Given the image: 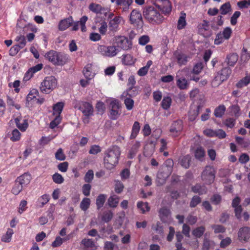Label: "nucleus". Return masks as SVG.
<instances>
[{
  "instance_id": "obj_1",
  "label": "nucleus",
  "mask_w": 250,
  "mask_h": 250,
  "mask_svg": "<svg viewBox=\"0 0 250 250\" xmlns=\"http://www.w3.org/2000/svg\"><path fill=\"white\" fill-rule=\"evenodd\" d=\"M121 154L120 147L113 146L107 149L104 152V167L111 170L118 164Z\"/></svg>"
},
{
  "instance_id": "obj_2",
  "label": "nucleus",
  "mask_w": 250,
  "mask_h": 250,
  "mask_svg": "<svg viewBox=\"0 0 250 250\" xmlns=\"http://www.w3.org/2000/svg\"><path fill=\"white\" fill-rule=\"evenodd\" d=\"M144 15L152 23L159 24L164 20L163 16L153 6H149L145 9Z\"/></svg>"
},
{
  "instance_id": "obj_3",
  "label": "nucleus",
  "mask_w": 250,
  "mask_h": 250,
  "mask_svg": "<svg viewBox=\"0 0 250 250\" xmlns=\"http://www.w3.org/2000/svg\"><path fill=\"white\" fill-rule=\"evenodd\" d=\"M57 84V81L55 77H46L41 83L40 90L43 93L49 94L56 87Z\"/></svg>"
},
{
  "instance_id": "obj_4",
  "label": "nucleus",
  "mask_w": 250,
  "mask_h": 250,
  "mask_svg": "<svg viewBox=\"0 0 250 250\" xmlns=\"http://www.w3.org/2000/svg\"><path fill=\"white\" fill-rule=\"evenodd\" d=\"M215 170L212 166H207L201 174V179L205 184H212L215 179Z\"/></svg>"
},
{
  "instance_id": "obj_5",
  "label": "nucleus",
  "mask_w": 250,
  "mask_h": 250,
  "mask_svg": "<svg viewBox=\"0 0 250 250\" xmlns=\"http://www.w3.org/2000/svg\"><path fill=\"white\" fill-rule=\"evenodd\" d=\"M73 104L74 107L78 108L85 116L88 117L93 114V106L89 103L75 100Z\"/></svg>"
},
{
  "instance_id": "obj_6",
  "label": "nucleus",
  "mask_w": 250,
  "mask_h": 250,
  "mask_svg": "<svg viewBox=\"0 0 250 250\" xmlns=\"http://www.w3.org/2000/svg\"><path fill=\"white\" fill-rule=\"evenodd\" d=\"M153 4L165 15L169 14L171 11V5L168 0H153Z\"/></svg>"
},
{
  "instance_id": "obj_7",
  "label": "nucleus",
  "mask_w": 250,
  "mask_h": 250,
  "mask_svg": "<svg viewBox=\"0 0 250 250\" xmlns=\"http://www.w3.org/2000/svg\"><path fill=\"white\" fill-rule=\"evenodd\" d=\"M110 107H111L110 111V118L113 120H115L118 119L121 113V105L119 101L114 100L111 101L110 104Z\"/></svg>"
},
{
  "instance_id": "obj_8",
  "label": "nucleus",
  "mask_w": 250,
  "mask_h": 250,
  "mask_svg": "<svg viewBox=\"0 0 250 250\" xmlns=\"http://www.w3.org/2000/svg\"><path fill=\"white\" fill-rule=\"evenodd\" d=\"M98 50L104 56L112 57L116 56L118 52V49L115 46L100 45L98 47Z\"/></svg>"
},
{
  "instance_id": "obj_9",
  "label": "nucleus",
  "mask_w": 250,
  "mask_h": 250,
  "mask_svg": "<svg viewBox=\"0 0 250 250\" xmlns=\"http://www.w3.org/2000/svg\"><path fill=\"white\" fill-rule=\"evenodd\" d=\"M250 238V228L244 227L240 228L238 232V238L242 242H247Z\"/></svg>"
},
{
  "instance_id": "obj_10",
  "label": "nucleus",
  "mask_w": 250,
  "mask_h": 250,
  "mask_svg": "<svg viewBox=\"0 0 250 250\" xmlns=\"http://www.w3.org/2000/svg\"><path fill=\"white\" fill-rule=\"evenodd\" d=\"M115 43L118 47L124 50H127L129 46L127 38L124 36H118L115 38Z\"/></svg>"
},
{
  "instance_id": "obj_11",
  "label": "nucleus",
  "mask_w": 250,
  "mask_h": 250,
  "mask_svg": "<svg viewBox=\"0 0 250 250\" xmlns=\"http://www.w3.org/2000/svg\"><path fill=\"white\" fill-rule=\"evenodd\" d=\"M89 9L90 11L95 13L103 14L105 16L109 13L108 9L103 8L101 5L94 3H92L89 5Z\"/></svg>"
},
{
  "instance_id": "obj_12",
  "label": "nucleus",
  "mask_w": 250,
  "mask_h": 250,
  "mask_svg": "<svg viewBox=\"0 0 250 250\" xmlns=\"http://www.w3.org/2000/svg\"><path fill=\"white\" fill-rule=\"evenodd\" d=\"M174 58L180 66L186 65L188 62V56L179 51H175L174 53Z\"/></svg>"
},
{
  "instance_id": "obj_13",
  "label": "nucleus",
  "mask_w": 250,
  "mask_h": 250,
  "mask_svg": "<svg viewBox=\"0 0 250 250\" xmlns=\"http://www.w3.org/2000/svg\"><path fill=\"white\" fill-rule=\"evenodd\" d=\"M130 21L132 24H139L140 22H142L141 13L136 9L133 10L130 15Z\"/></svg>"
},
{
  "instance_id": "obj_14",
  "label": "nucleus",
  "mask_w": 250,
  "mask_h": 250,
  "mask_svg": "<svg viewBox=\"0 0 250 250\" xmlns=\"http://www.w3.org/2000/svg\"><path fill=\"white\" fill-rule=\"evenodd\" d=\"M114 2L117 6L122 9L123 11L127 12L132 3L133 0H115Z\"/></svg>"
},
{
  "instance_id": "obj_15",
  "label": "nucleus",
  "mask_w": 250,
  "mask_h": 250,
  "mask_svg": "<svg viewBox=\"0 0 250 250\" xmlns=\"http://www.w3.org/2000/svg\"><path fill=\"white\" fill-rule=\"evenodd\" d=\"M183 129V122L182 120L174 121L170 126V131L173 133L175 136L177 135L178 133L182 131Z\"/></svg>"
},
{
  "instance_id": "obj_16",
  "label": "nucleus",
  "mask_w": 250,
  "mask_h": 250,
  "mask_svg": "<svg viewBox=\"0 0 250 250\" xmlns=\"http://www.w3.org/2000/svg\"><path fill=\"white\" fill-rule=\"evenodd\" d=\"M31 179V175L27 173H24L23 174L18 177L16 180L21 184V185L24 187L30 183Z\"/></svg>"
},
{
  "instance_id": "obj_17",
  "label": "nucleus",
  "mask_w": 250,
  "mask_h": 250,
  "mask_svg": "<svg viewBox=\"0 0 250 250\" xmlns=\"http://www.w3.org/2000/svg\"><path fill=\"white\" fill-rule=\"evenodd\" d=\"M67 57L64 53L57 52L55 65H63L67 61Z\"/></svg>"
},
{
  "instance_id": "obj_18",
  "label": "nucleus",
  "mask_w": 250,
  "mask_h": 250,
  "mask_svg": "<svg viewBox=\"0 0 250 250\" xmlns=\"http://www.w3.org/2000/svg\"><path fill=\"white\" fill-rule=\"evenodd\" d=\"M73 19L72 17L61 20L59 24V29L63 31L68 28L72 24Z\"/></svg>"
},
{
  "instance_id": "obj_19",
  "label": "nucleus",
  "mask_w": 250,
  "mask_h": 250,
  "mask_svg": "<svg viewBox=\"0 0 250 250\" xmlns=\"http://www.w3.org/2000/svg\"><path fill=\"white\" fill-rule=\"evenodd\" d=\"M191 190L194 193H198L200 195H203L207 192L208 189L204 185L196 184L195 186L192 187Z\"/></svg>"
},
{
  "instance_id": "obj_20",
  "label": "nucleus",
  "mask_w": 250,
  "mask_h": 250,
  "mask_svg": "<svg viewBox=\"0 0 250 250\" xmlns=\"http://www.w3.org/2000/svg\"><path fill=\"white\" fill-rule=\"evenodd\" d=\"M122 20L120 16H116L109 22V27L111 30H116Z\"/></svg>"
},
{
  "instance_id": "obj_21",
  "label": "nucleus",
  "mask_w": 250,
  "mask_h": 250,
  "mask_svg": "<svg viewBox=\"0 0 250 250\" xmlns=\"http://www.w3.org/2000/svg\"><path fill=\"white\" fill-rule=\"evenodd\" d=\"M176 84L177 87L182 90L186 89L189 86L188 82L184 77L178 78L176 76Z\"/></svg>"
},
{
  "instance_id": "obj_22",
  "label": "nucleus",
  "mask_w": 250,
  "mask_h": 250,
  "mask_svg": "<svg viewBox=\"0 0 250 250\" xmlns=\"http://www.w3.org/2000/svg\"><path fill=\"white\" fill-rule=\"evenodd\" d=\"M202 107L198 105L194 109H191L188 112V119L190 121H194L199 114Z\"/></svg>"
},
{
  "instance_id": "obj_23",
  "label": "nucleus",
  "mask_w": 250,
  "mask_h": 250,
  "mask_svg": "<svg viewBox=\"0 0 250 250\" xmlns=\"http://www.w3.org/2000/svg\"><path fill=\"white\" fill-rule=\"evenodd\" d=\"M214 245L213 241L210 240L207 236V233L204 235L203 242L202 250H209Z\"/></svg>"
},
{
  "instance_id": "obj_24",
  "label": "nucleus",
  "mask_w": 250,
  "mask_h": 250,
  "mask_svg": "<svg viewBox=\"0 0 250 250\" xmlns=\"http://www.w3.org/2000/svg\"><path fill=\"white\" fill-rule=\"evenodd\" d=\"M82 244L88 250H95L96 249L95 243L92 239H83L82 241Z\"/></svg>"
},
{
  "instance_id": "obj_25",
  "label": "nucleus",
  "mask_w": 250,
  "mask_h": 250,
  "mask_svg": "<svg viewBox=\"0 0 250 250\" xmlns=\"http://www.w3.org/2000/svg\"><path fill=\"white\" fill-rule=\"evenodd\" d=\"M191 157L189 155L184 156L180 159V163L182 167L185 168H188L190 167Z\"/></svg>"
},
{
  "instance_id": "obj_26",
  "label": "nucleus",
  "mask_w": 250,
  "mask_h": 250,
  "mask_svg": "<svg viewBox=\"0 0 250 250\" xmlns=\"http://www.w3.org/2000/svg\"><path fill=\"white\" fill-rule=\"evenodd\" d=\"M227 63L231 66L234 65L238 59V55L235 53H231L227 56Z\"/></svg>"
},
{
  "instance_id": "obj_27",
  "label": "nucleus",
  "mask_w": 250,
  "mask_h": 250,
  "mask_svg": "<svg viewBox=\"0 0 250 250\" xmlns=\"http://www.w3.org/2000/svg\"><path fill=\"white\" fill-rule=\"evenodd\" d=\"M224 81L227 80L231 73V70L229 67H225L220 71L217 72Z\"/></svg>"
},
{
  "instance_id": "obj_28",
  "label": "nucleus",
  "mask_w": 250,
  "mask_h": 250,
  "mask_svg": "<svg viewBox=\"0 0 250 250\" xmlns=\"http://www.w3.org/2000/svg\"><path fill=\"white\" fill-rule=\"evenodd\" d=\"M186 15L184 12L181 13V16L179 17L178 23H177V29L179 30L182 29L184 28L186 25Z\"/></svg>"
},
{
  "instance_id": "obj_29",
  "label": "nucleus",
  "mask_w": 250,
  "mask_h": 250,
  "mask_svg": "<svg viewBox=\"0 0 250 250\" xmlns=\"http://www.w3.org/2000/svg\"><path fill=\"white\" fill-rule=\"evenodd\" d=\"M91 70L92 69L90 65H87L83 70V75L88 80H91L94 76L95 74Z\"/></svg>"
},
{
  "instance_id": "obj_30",
  "label": "nucleus",
  "mask_w": 250,
  "mask_h": 250,
  "mask_svg": "<svg viewBox=\"0 0 250 250\" xmlns=\"http://www.w3.org/2000/svg\"><path fill=\"white\" fill-rule=\"evenodd\" d=\"M64 106V104L62 102H58L53 107V114H56V116H60Z\"/></svg>"
},
{
  "instance_id": "obj_31",
  "label": "nucleus",
  "mask_w": 250,
  "mask_h": 250,
  "mask_svg": "<svg viewBox=\"0 0 250 250\" xmlns=\"http://www.w3.org/2000/svg\"><path fill=\"white\" fill-rule=\"evenodd\" d=\"M206 229L204 226H200L194 229L192 234L196 238H200L202 236L205 231Z\"/></svg>"
},
{
  "instance_id": "obj_32",
  "label": "nucleus",
  "mask_w": 250,
  "mask_h": 250,
  "mask_svg": "<svg viewBox=\"0 0 250 250\" xmlns=\"http://www.w3.org/2000/svg\"><path fill=\"white\" fill-rule=\"evenodd\" d=\"M123 56L122 62L123 64L126 65H131L134 64L135 60L131 55L127 54Z\"/></svg>"
},
{
  "instance_id": "obj_33",
  "label": "nucleus",
  "mask_w": 250,
  "mask_h": 250,
  "mask_svg": "<svg viewBox=\"0 0 250 250\" xmlns=\"http://www.w3.org/2000/svg\"><path fill=\"white\" fill-rule=\"evenodd\" d=\"M225 111V106L223 104L220 105L215 109L214 115L216 117L221 118L224 114Z\"/></svg>"
},
{
  "instance_id": "obj_34",
  "label": "nucleus",
  "mask_w": 250,
  "mask_h": 250,
  "mask_svg": "<svg viewBox=\"0 0 250 250\" xmlns=\"http://www.w3.org/2000/svg\"><path fill=\"white\" fill-rule=\"evenodd\" d=\"M229 108L235 118H238L241 115L240 107L238 104H235L232 105Z\"/></svg>"
},
{
  "instance_id": "obj_35",
  "label": "nucleus",
  "mask_w": 250,
  "mask_h": 250,
  "mask_svg": "<svg viewBox=\"0 0 250 250\" xmlns=\"http://www.w3.org/2000/svg\"><path fill=\"white\" fill-rule=\"evenodd\" d=\"M56 55L57 51L54 50H50L45 54L44 57L46 59L48 60V61L52 62L54 64L56 60Z\"/></svg>"
},
{
  "instance_id": "obj_36",
  "label": "nucleus",
  "mask_w": 250,
  "mask_h": 250,
  "mask_svg": "<svg viewBox=\"0 0 250 250\" xmlns=\"http://www.w3.org/2000/svg\"><path fill=\"white\" fill-rule=\"evenodd\" d=\"M23 187L16 180L15 181L14 185L12 189L11 192L13 194L18 195L22 190Z\"/></svg>"
},
{
  "instance_id": "obj_37",
  "label": "nucleus",
  "mask_w": 250,
  "mask_h": 250,
  "mask_svg": "<svg viewBox=\"0 0 250 250\" xmlns=\"http://www.w3.org/2000/svg\"><path fill=\"white\" fill-rule=\"evenodd\" d=\"M106 198V196L104 194H100L97 197L96 204L98 209H100L103 206Z\"/></svg>"
},
{
  "instance_id": "obj_38",
  "label": "nucleus",
  "mask_w": 250,
  "mask_h": 250,
  "mask_svg": "<svg viewBox=\"0 0 250 250\" xmlns=\"http://www.w3.org/2000/svg\"><path fill=\"white\" fill-rule=\"evenodd\" d=\"M140 129V125L138 122H135L132 128V133L130 136L131 139L135 138Z\"/></svg>"
},
{
  "instance_id": "obj_39",
  "label": "nucleus",
  "mask_w": 250,
  "mask_h": 250,
  "mask_svg": "<svg viewBox=\"0 0 250 250\" xmlns=\"http://www.w3.org/2000/svg\"><path fill=\"white\" fill-rule=\"evenodd\" d=\"M222 15H226L231 10V5L229 2H227L222 5L220 8Z\"/></svg>"
},
{
  "instance_id": "obj_40",
  "label": "nucleus",
  "mask_w": 250,
  "mask_h": 250,
  "mask_svg": "<svg viewBox=\"0 0 250 250\" xmlns=\"http://www.w3.org/2000/svg\"><path fill=\"white\" fill-rule=\"evenodd\" d=\"M113 213L110 210L105 211L102 216V220L104 222H109L113 218Z\"/></svg>"
},
{
  "instance_id": "obj_41",
  "label": "nucleus",
  "mask_w": 250,
  "mask_h": 250,
  "mask_svg": "<svg viewBox=\"0 0 250 250\" xmlns=\"http://www.w3.org/2000/svg\"><path fill=\"white\" fill-rule=\"evenodd\" d=\"M250 83V76H246L237 83L236 86L238 88H242L244 86L247 85Z\"/></svg>"
},
{
  "instance_id": "obj_42",
  "label": "nucleus",
  "mask_w": 250,
  "mask_h": 250,
  "mask_svg": "<svg viewBox=\"0 0 250 250\" xmlns=\"http://www.w3.org/2000/svg\"><path fill=\"white\" fill-rule=\"evenodd\" d=\"M159 215L162 221H164L165 218H167L170 214L169 209L166 208H163L159 210Z\"/></svg>"
},
{
  "instance_id": "obj_43",
  "label": "nucleus",
  "mask_w": 250,
  "mask_h": 250,
  "mask_svg": "<svg viewBox=\"0 0 250 250\" xmlns=\"http://www.w3.org/2000/svg\"><path fill=\"white\" fill-rule=\"evenodd\" d=\"M171 103V99L169 97H164L161 103V106L164 109H168Z\"/></svg>"
},
{
  "instance_id": "obj_44",
  "label": "nucleus",
  "mask_w": 250,
  "mask_h": 250,
  "mask_svg": "<svg viewBox=\"0 0 250 250\" xmlns=\"http://www.w3.org/2000/svg\"><path fill=\"white\" fill-rule=\"evenodd\" d=\"M137 208L140 209L143 213H145L146 211H148L150 210V207L147 202L143 203L140 202L137 203Z\"/></svg>"
},
{
  "instance_id": "obj_45",
  "label": "nucleus",
  "mask_w": 250,
  "mask_h": 250,
  "mask_svg": "<svg viewBox=\"0 0 250 250\" xmlns=\"http://www.w3.org/2000/svg\"><path fill=\"white\" fill-rule=\"evenodd\" d=\"M13 233L12 229H8L6 234L2 236L1 241L4 242H9L11 241V237Z\"/></svg>"
},
{
  "instance_id": "obj_46",
  "label": "nucleus",
  "mask_w": 250,
  "mask_h": 250,
  "mask_svg": "<svg viewBox=\"0 0 250 250\" xmlns=\"http://www.w3.org/2000/svg\"><path fill=\"white\" fill-rule=\"evenodd\" d=\"M90 200L89 198H84L81 202L80 208L83 211L86 210L89 207Z\"/></svg>"
},
{
  "instance_id": "obj_47",
  "label": "nucleus",
  "mask_w": 250,
  "mask_h": 250,
  "mask_svg": "<svg viewBox=\"0 0 250 250\" xmlns=\"http://www.w3.org/2000/svg\"><path fill=\"white\" fill-rule=\"evenodd\" d=\"M138 88L137 87H129L127 90V95H128L130 97H133L138 94Z\"/></svg>"
},
{
  "instance_id": "obj_48",
  "label": "nucleus",
  "mask_w": 250,
  "mask_h": 250,
  "mask_svg": "<svg viewBox=\"0 0 250 250\" xmlns=\"http://www.w3.org/2000/svg\"><path fill=\"white\" fill-rule=\"evenodd\" d=\"M224 81L222 79L221 77L217 73V75L215 76L214 78L211 82L212 85L214 87H217L219 86L221 83H222Z\"/></svg>"
},
{
  "instance_id": "obj_49",
  "label": "nucleus",
  "mask_w": 250,
  "mask_h": 250,
  "mask_svg": "<svg viewBox=\"0 0 250 250\" xmlns=\"http://www.w3.org/2000/svg\"><path fill=\"white\" fill-rule=\"evenodd\" d=\"M52 179L54 182L58 184H62L64 181L63 177L58 173H55L53 175Z\"/></svg>"
},
{
  "instance_id": "obj_50",
  "label": "nucleus",
  "mask_w": 250,
  "mask_h": 250,
  "mask_svg": "<svg viewBox=\"0 0 250 250\" xmlns=\"http://www.w3.org/2000/svg\"><path fill=\"white\" fill-rule=\"evenodd\" d=\"M205 156V151L204 149L199 147H198L195 151V157L196 159L201 160Z\"/></svg>"
},
{
  "instance_id": "obj_51",
  "label": "nucleus",
  "mask_w": 250,
  "mask_h": 250,
  "mask_svg": "<svg viewBox=\"0 0 250 250\" xmlns=\"http://www.w3.org/2000/svg\"><path fill=\"white\" fill-rule=\"evenodd\" d=\"M211 227L215 233H223L226 231V228L220 225H213Z\"/></svg>"
},
{
  "instance_id": "obj_52",
  "label": "nucleus",
  "mask_w": 250,
  "mask_h": 250,
  "mask_svg": "<svg viewBox=\"0 0 250 250\" xmlns=\"http://www.w3.org/2000/svg\"><path fill=\"white\" fill-rule=\"evenodd\" d=\"M201 202V198L198 196L195 195L191 199L189 206L191 208H195L197 205L200 203Z\"/></svg>"
},
{
  "instance_id": "obj_53",
  "label": "nucleus",
  "mask_w": 250,
  "mask_h": 250,
  "mask_svg": "<svg viewBox=\"0 0 250 250\" xmlns=\"http://www.w3.org/2000/svg\"><path fill=\"white\" fill-rule=\"evenodd\" d=\"M55 158L57 160L63 161L65 159V156L63 152L62 149L60 148L55 153Z\"/></svg>"
},
{
  "instance_id": "obj_54",
  "label": "nucleus",
  "mask_w": 250,
  "mask_h": 250,
  "mask_svg": "<svg viewBox=\"0 0 250 250\" xmlns=\"http://www.w3.org/2000/svg\"><path fill=\"white\" fill-rule=\"evenodd\" d=\"M94 177L93 171L92 170H89L85 174L84 180L86 183H90L92 181Z\"/></svg>"
},
{
  "instance_id": "obj_55",
  "label": "nucleus",
  "mask_w": 250,
  "mask_h": 250,
  "mask_svg": "<svg viewBox=\"0 0 250 250\" xmlns=\"http://www.w3.org/2000/svg\"><path fill=\"white\" fill-rule=\"evenodd\" d=\"M127 110H130L132 109L134 105V101L130 98H126L124 101Z\"/></svg>"
},
{
  "instance_id": "obj_56",
  "label": "nucleus",
  "mask_w": 250,
  "mask_h": 250,
  "mask_svg": "<svg viewBox=\"0 0 250 250\" xmlns=\"http://www.w3.org/2000/svg\"><path fill=\"white\" fill-rule=\"evenodd\" d=\"M221 33L223 35L224 39L228 40L231 36L232 30L230 27H227L224 29Z\"/></svg>"
},
{
  "instance_id": "obj_57",
  "label": "nucleus",
  "mask_w": 250,
  "mask_h": 250,
  "mask_svg": "<svg viewBox=\"0 0 250 250\" xmlns=\"http://www.w3.org/2000/svg\"><path fill=\"white\" fill-rule=\"evenodd\" d=\"M21 137V133L17 129H15L12 132V136L10 139L13 141H17L20 140Z\"/></svg>"
},
{
  "instance_id": "obj_58",
  "label": "nucleus",
  "mask_w": 250,
  "mask_h": 250,
  "mask_svg": "<svg viewBox=\"0 0 250 250\" xmlns=\"http://www.w3.org/2000/svg\"><path fill=\"white\" fill-rule=\"evenodd\" d=\"M222 197L219 194H214L210 198L211 203L215 205H218L221 201Z\"/></svg>"
},
{
  "instance_id": "obj_59",
  "label": "nucleus",
  "mask_w": 250,
  "mask_h": 250,
  "mask_svg": "<svg viewBox=\"0 0 250 250\" xmlns=\"http://www.w3.org/2000/svg\"><path fill=\"white\" fill-rule=\"evenodd\" d=\"M61 118L60 116H56L55 118L50 123L49 127L51 129L54 128L61 122Z\"/></svg>"
},
{
  "instance_id": "obj_60",
  "label": "nucleus",
  "mask_w": 250,
  "mask_h": 250,
  "mask_svg": "<svg viewBox=\"0 0 250 250\" xmlns=\"http://www.w3.org/2000/svg\"><path fill=\"white\" fill-rule=\"evenodd\" d=\"M7 104L9 106H14L17 109L19 110L21 108V106L18 104H15L13 100L9 96H7Z\"/></svg>"
},
{
  "instance_id": "obj_61",
  "label": "nucleus",
  "mask_w": 250,
  "mask_h": 250,
  "mask_svg": "<svg viewBox=\"0 0 250 250\" xmlns=\"http://www.w3.org/2000/svg\"><path fill=\"white\" fill-rule=\"evenodd\" d=\"M203 68V64L202 62H198L196 63L193 67L192 72L194 74H199Z\"/></svg>"
},
{
  "instance_id": "obj_62",
  "label": "nucleus",
  "mask_w": 250,
  "mask_h": 250,
  "mask_svg": "<svg viewBox=\"0 0 250 250\" xmlns=\"http://www.w3.org/2000/svg\"><path fill=\"white\" fill-rule=\"evenodd\" d=\"M108 205L110 207L115 208L118 204V199L110 196L108 200Z\"/></svg>"
},
{
  "instance_id": "obj_63",
  "label": "nucleus",
  "mask_w": 250,
  "mask_h": 250,
  "mask_svg": "<svg viewBox=\"0 0 250 250\" xmlns=\"http://www.w3.org/2000/svg\"><path fill=\"white\" fill-rule=\"evenodd\" d=\"M241 15L239 11H235L230 18V23L232 25H235L237 23V19Z\"/></svg>"
},
{
  "instance_id": "obj_64",
  "label": "nucleus",
  "mask_w": 250,
  "mask_h": 250,
  "mask_svg": "<svg viewBox=\"0 0 250 250\" xmlns=\"http://www.w3.org/2000/svg\"><path fill=\"white\" fill-rule=\"evenodd\" d=\"M116 245L111 242L106 241L104 243V250H113Z\"/></svg>"
}]
</instances>
